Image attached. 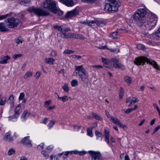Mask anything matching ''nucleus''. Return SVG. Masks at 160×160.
Instances as JSON below:
<instances>
[{
  "label": "nucleus",
  "mask_w": 160,
  "mask_h": 160,
  "mask_svg": "<svg viewBox=\"0 0 160 160\" xmlns=\"http://www.w3.org/2000/svg\"><path fill=\"white\" fill-rule=\"evenodd\" d=\"M146 8L138 10L133 15V19L138 22V25L140 27L150 30L154 28L158 20L156 15L150 12L148 16Z\"/></svg>",
  "instance_id": "obj_1"
},
{
  "label": "nucleus",
  "mask_w": 160,
  "mask_h": 160,
  "mask_svg": "<svg viewBox=\"0 0 160 160\" xmlns=\"http://www.w3.org/2000/svg\"><path fill=\"white\" fill-rule=\"evenodd\" d=\"M146 62L152 65L156 70H160V67L158 66L156 62L144 57L142 56L136 58L134 61V63L137 65H143Z\"/></svg>",
  "instance_id": "obj_2"
},
{
  "label": "nucleus",
  "mask_w": 160,
  "mask_h": 160,
  "mask_svg": "<svg viewBox=\"0 0 160 160\" xmlns=\"http://www.w3.org/2000/svg\"><path fill=\"white\" fill-rule=\"evenodd\" d=\"M120 5V3L116 0H106L104 8L106 12H115L118 11Z\"/></svg>",
  "instance_id": "obj_3"
},
{
  "label": "nucleus",
  "mask_w": 160,
  "mask_h": 160,
  "mask_svg": "<svg viewBox=\"0 0 160 160\" xmlns=\"http://www.w3.org/2000/svg\"><path fill=\"white\" fill-rule=\"evenodd\" d=\"M43 8L47 9L55 13H58L59 15H62L63 12L57 10L56 3L52 0H47L43 2Z\"/></svg>",
  "instance_id": "obj_4"
},
{
  "label": "nucleus",
  "mask_w": 160,
  "mask_h": 160,
  "mask_svg": "<svg viewBox=\"0 0 160 160\" xmlns=\"http://www.w3.org/2000/svg\"><path fill=\"white\" fill-rule=\"evenodd\" d=\"M27 11L33 15L34 14H36L38 16H46L48 15L49 12L46 11H44L39 8H36L33 7H30Z\"/></svg>",
  "instance_id": "obj_5"
},
{
  "label": "nucleus",
  "mask_w": 160,
  "mask_h": 160,
  "mask_svg": "<svg viewBox=\"0 0 160 160\" xmlns=\"http://www.w3.org/2000/svg\"><path fill=\"white\" fill-rule=\"evenodd\" d=\"M5 22L7 23V26H8L9 28L17 27L20 22L18 19L14 18H9L6 20Z\"/></svg>",
  "instance_id": "obj_6"
},
{
  "label": "nucleus",
  "mask_w": 160,
  "mask_h": 160,
  "mask_svg": "<svg viewBox=\"0 0 160 160\" xmlns=\"http://www.w3.org/2000/svg\"><path fill=\"white\" fill-rule=\"evenodd\" d=\"M92 160H102V158L100 152L98 151H89Z\"/></svg>",
  "instance_id": "obj_7"
},
{
  "label": "nucleus",
  "mask_w": 160,
  "mask_h": 160,
  "mask_svg": "<svg viewBox=\"0 0 160 160\" xmlns=\"http://www.w3.org/2000/svg\"><path fill=\"white\" fill-rule=\"evenodd\" d=\"M119 61V60L118 59L112 58L111 59V62H113V66L115 68L124 69V65L118 63Z\"/></svg>",
  "instance_id": "obj_8"
},
{
  "label": "nucleus",
  "mask_w": 160,
  "mask_h": 160,
  "mask_svg": "<svg viewBox=\"0 0 160 160\" xmlns=\"http://www.w3.org/2000/svg\"><path fill=\"white\" fill-rule=\"evenodd\" d=\"M110 120L113 123L117 125L120 128H124L126 127V126L122 124L119 119L116 118L112 117H111Z\"/></svg>",
  "instance_id": "obj_9"
},
{
  "label": "nucleus",
  "mask_w": 160,
  "mask_h": 160,
  "mask_svg": "<svg viewBox=\"0 0 160 160\" xmlns=\"http://www.w3.org/2000/svg\"><path fill=\"white\" fill-rule=\"evenodd\" d=\"M78 75L82 82L85 83H87L88 82L89 80V78L86 72L82 74H81L79 72Z\"/></svg>",
  "instance_id": "obj_10"
},
{
  "label": "nucleus",
  "mask_w": 160,
  "mask_h": 160,
  "mask_svg": "<svg viewBox=\"0 0 160 160\" xmlns=\"http://www.w3.org/2000/svg\"><path fill=\"white\" fill-rule=\"evenodd\" d=\"M21 107V106L20 104H19L15 108L14 110V114L12 116V117L13 118H17L19 117Z\"/></svg>",
  "instance_id": "obj_11"
},
{
  "label": "nucleus",
  "mask_w": 160,
  "mask_h": 160,
  "mask_svg": "<svg viewBox=\"0 0 160 160\" xmlns=\"http://www.w3.org/2000/svg\"><path fill=\"white\" fill-rule=\"evenodd\" d=\"M78 11L77 10H74L68 12H67L66 16L68 18H71L74 17L78 14Z\"/></svg>",
  "instance_id": "obj_12"
},
{
  "label": "nucleus",
  "mask_w": 160,
  "mask_h": 160,
  "mask_svg": "<svg viewBox=\"0 0 160 160\" xmlns=\"http://www.w3.org/2000/svg\"><path fill=\"white\" fill-rule=\"evenodd\" d=\"M60 1L68 7L72 6L74 5L73 0H59Z\"/></svg>",
  "instance_id": "obj_13"
},
{
  "label": "nucleus",
  "mask_w": 160,
  "mask_h": 160,
  "mask_svg": "<svg viewBox=\"0 0 160 160\" xmlns=\"http://www.w3.org/2000/svg\"><path fill=\"white\" fill-rule=\"evenodd\" d=\"M11 132H8L6 133L4 136V140L6 141L11 142L13 140V138L10 136Z\"/></svg>",
  "instance_id": "obj_14"
},
{
  "label": "nucleus",
  "mask_w": 160,
  "mask_h": 160,
  "mask_svg": "<svg viewBox=\"0 0 160 160\" xmlns=\"http://www.w3.org/2000/svg\"><path fill=\"white\" fill-rule=\"evenodd\" d=\"M29 136H27L24 138L22 140L23 143L28 146L29 147L31 146V141L29 139Z\"/></svg>",
  "instance_id": "obj_15"
},
{
  "label": "nucleus",
  "mask_w": 160,
  "mask_h": 160,
  "mask_svg": "<svg viewBox=\"0 0 160 160\" xmlns=\"http://www.w3.org/2000/svg\"><path fill=\"white\" fill-rule=\"evenodd\" d=\"M104 133L105 136V141L108 144H109V131L106 128H104Z\"/></svg>",
  "instance_id": "obj_16"
},
{
  "label": "nucleus",
  "mask_w": 160,
  "mask_h": 160,
  "mask_svg": "<svg viewBox=\"0 0 160 160\" xmlns=\"http://www.w3.org/2000/svg\"><path fill=\"white\" fill-rule=\"evenodd\" d=\"M75 71L78 72V73L79 72L80 73V72H82V73H84L85 72V69L83 68L82 65L75 66Z\"/></svg>",
  "instance_id": "obj_17"
},
{
  "label": "nucleus",
  "mask_w": 160,
  "mask_h": 160,
  "mask_svg": "<svg viewBox=\"0 0 160 160\" xmlns=\"http://www.w3.org/2000/svg\"><path fill=\"white\" fill-rule=\"evenodd\" d=\"M1 58L2 59L0 62V63L6 64L8 62V61L11 59V58L8 56H2Z\"/></svg>",
  "instance_id": "obj_18"
},
{
  "label": "nucleus",
  "mask_w": 160,
  "mask_h": 160,
  "mask_svg": "<svg viewBox=\"0 0 160 160\" xmlns=\"http://www.w3.org/2000/svg\"><path fill=\"white\" fill-rule=\"evenodd\" d=\"M8 26H7V25H6L5 24L3 23H0V31L5 32L8 30Z\"/></svg>",
  "instance_id": "obj_19"
},
{
  "label": "nucleus",
  "mask_w": 160,
  "mask_h": 160,
  "mask_svg": "<svg viewBox=\"0 0 160 160\" xmlns=\"http://www.w3.org/2000/svg\"><path fill=\"white\" fill-rule=\"evenodd\" d=\"M44 61L46 63L50 65H52L55 62V60L54 59L51 58H46L44 59Z\"/></svg>",
  "instance_id": "obj_20"
},
{
  "label": "nucleus",
  "mask_w": 160,
  "mask_h": 160,
  "mask_svg": "<svg viewBox=\"0 0 160 160\" xmlns=\"http://www.w3.org/2000/svg\"><path fill=\"white\" fill-rule=\"evenodd\" d=\"M71 154H79V155H82V156L85 154L86 153V152L84 151H78L76 150H74V151H71Z\"/></svg>",
  "instance_id": "obj_21"
},
{
  "label": "nucleus",
  "mask_w": 160,
  "mask_h": 160,
  "mask_svg": "<svg viewBox=\"0 0 160 160\" xmlns=\"http://www.w3.org/2000/svg\"><path fill=\"white\" fill-rule=\"evenodd\" d=\"M71 35L72 36L73 38L82 39H85V38L83 36L80 34L71 33Z\"/></svg>",
  "instance_id": "obj_22"
},
{
  "label": "nucleus",
  "mask_w": 160,
  "mask_h": 160,
  "mask_svg": "<svg viewBox=\"0 0 160 160\" xmlns=\"http://www.w3.org/2000/svg\"><path fill=\"white\" fill-rule=\"evenodd\" d=\"M118 32L117 31L113 32L109 35V37L112 39L118 38L119 36L118 35Z\"/></svg>",
  "instance_id": "obj_23"
},
{
  "label": "nucleus",
  "mask_w": 160,
  "mask_h": 160,
  "mask_svg": "<svg viewBox=\"0 0 160 160\" xmlns=\"http://www.w3.org/2000/svg\"><path fill=\"white\" fill-rule=\"evenodd\" d=\"M32 72L30 71H28L23 77L24 79H26L28 78L32 77Z\"/></svg>",
  "instance_id": "obj_24"
},
{
  "label": "nucleus",
  "mask_w": 160,
  "mask_h": 160,
  "mask_svg": "<svg viewBox=\"0 0 160 160\" xmlns=\"http://www.w3.org/2000/svg\"><path fill=\"white\" fill-rule=\"evenodd\" d=\"M30 2V1L28 0H21V1L20 2V3L21 5H23L24 6H28L29 5Z\"/></svg>",
  "instance_id": "obj_25"
},
{
  "label": "nucleus",
  "mask_w": 160,
  "mask_h": 160,
  "mask_svg": "<svg viewBox=\"0 0 160 160\" xmlns=\"http://www.w3.org/2000/svg\"><path fill=\"white\" fill-rule=\"evenodd\" d=\"M69 33H67L63 32H61L59 33V36L63 38H68Z\"/></svg>",
  "instance_id": "obj_26"
},
{
  "label": "nucleus",
  "mask_w": 160,
  "mask_h": 160,
  "mask_svg": "<svg viewBox=\"0 0 160 160\" xmlns=\"http://www.w3.org/2000/svg\"><path fill=\"white\" fill-rule=\"evenodd\" d=\"M15 152L16 151L15 149L11 148L9 150L7 154L8 155L11 156L14 154L15 153Z\"/></svg>",
  "instance_id": "obj_27"
},
{
  "label": "nucleus",
  "mask_w": 160,
  "mask_h": 160,
  "mask_svg": "<svg viewBox=\"0 0 160 160\" xmlns=\"http://www.w3.org/2000/svg\"><path fill=\"white\" fill-rule=\"evenodd\" d=\"M95 135L97 139H98L99 138H102L103 135L102 133L98 131H95Z\"/></svg>",
  "instance_id": "obj_28"
},
{
  "label": "nucleus",
  "mask_w": 160,
  "mask_h": 160,
  "mask_svg": "<svg viewBox=\"0 0 160 160\" xmlns=\"http://www.w3.org/2000/svg\"><path fill=\"white\" fill-rule=\"evenodd\" d=\"M137 48L139 49H141L143 51L146 50V48L144 45L142 44H139L138 45Z\"/></svg>",
  "instance_id": "obj_29"
},
{
  "label": "nucleus",
  "mask_w": 160,
  "mask_h": 160,
  "mask_svg": "<svg viewBox=\"0 0 160 160\" xmlns=\"http://www.w3.org/2000/svg\"><path fill=\"white\" fill-rule=\"evenodd\" d=\"M62 88L64 90L65 92H68L69 91V88L68 84L67 83L64 84L63 86H62Z\"/></svg>",
  "instance_id": "obj_30"
},
{
  "label": "nucleus",
  "mask_w": 160,
  "mask_h": 160,
  "mask_svg": "<svg viewBox=\"0 0 160 160\" xmlns=\"http://www.w3.org/2000/svg\"><path fill=\"white\" fill-rule=\"evenodd\" d=\"M78 82L76 79L72 80L71 82V86L72 87H75L78 85Z\"/></svg>",
  "instance_id": "obj_31"
},
{
  "label": "nucleus",
  "mask_w": 160,
  "mask_h": 160,
  "mask_svg": "<svg viewBox=\"0 0 160 160\" xmlns=\"http://www.w3.org/2000/svg\"><path fill=\"white\" fill-rule=\"evenodd\" d=\"M124 93V91L122 88L121 87L120 88L119 94V98L120 99H122L123 96V93Z\"/></svg>",
  "instance_id": "obj_32"
},
{
  "label": "nucleus",
  "mask_w": 160,
  "mask_h": 160,
  "mask_svg": "<svg viewBox=\"0 0 160 160\" xmlns=\"http://www.w3.org/2000/svg\"><path fill=\"white\" fill-rule=\"evenodd\" d=\"M59 100H61L64 102L68 101V98L67 96H64L62 97H59Z\"/></svg>",
  "instance_id": "obj_33"
},
{
  "label": "nucleus",
  "mask_w": 160,
  "mask_h": 160,
  "mask_svg": "<svg viewBox=\"0 0 160 160\" xmlns=\"http://www.w3.org/2000/svg\"><path fill=\"white\" fill-rule=\"evenodd\" d=\"M7 98L3 97L0 100V105H4L6 103Z\"/></svg>",
  "instance_id": "obj_34"
},
{
  "label": "nucleus",
  "mask_w": 160,
  "mask_h": 160,
  "mask_svg": "<svg viewBox=\"0 0 160 160\" xmlns=\"http://www.w3.org/2000/svg\"><path fill=\"white\" fill-rule=\"evenodd\" d=\"M102 62L106 65H108L110 62V61L108 59L102 58H101Z\"/></svg>",
  "instance_id": "obj_35"
},
{
  "label": "nucleus",
  "mask_w": 160,
  "mask_h": 160,
  "mask_svg": "<svg viewBox=\"0 0 160 160\" xmlns=\"http://www.w3.org/2000/svg\"><path fill=\"white\" fill-rule=\"evenodd\" d=\"M124 79L127 83L130 84L131 83L132 78L130 77H126L124 78Z\"/></svg>",
  "instance_id": "obj_36"
},
{
  "label": "nucleus",
  "mask_w": 160,
  "mask_h": 160,
  "mask_svg": "<svg viewBox=\"0 0 160 160\" xmlns=\"http://www.w3.org/2000/svg\"><path fill=\"white\" fill-rule=\"evenodd\" d=\"M88 25L90 26H95L96 25H98V23L94 21H92L89 23H88Z\"/></svg>",
  "instance_id": "obj_37"
},
{
  "label": "nucleus",
  "mask_w": 160,
  "mask_h": 160,
  "mask_svg": "<svg viewBox=\"0 0 160 160\" xmlns=\"http://www.w3.org/2000/svg\"><path fill=\"white\" fill-rule=\"evenodd\" d=\"M27 113V111L25 110L23 112L21 117V118L23 120H25L26 119Z\"/></svg>",
  "instance_id": "obj_38"
},
{
  "label": "nucleus",
  "mask_w": 160,
  "mask_h": 160,
  "mask_svg": "<svg viewBox=\"0 0 160 160\" xmlns=\"http://www.w3.org/2000/svg\"><path fill=\"white\" fill-rule=\"evenodd\" d=\"M75 51L73 50H69L68 49L64 51L63 52V53L64 54H70L71 53H74Z\"/></svg>",
  "instance_id": "obj_39"
},
{
  "label": "nucleus",
  "mask_w": 160,
  "mask_h": 160,
  "mask_svg": "<svg viewBox=\"0 0 160 160\" xmlns=\"http://www.w3.org/2000/svg\"><path fill=\"white\" fill-rule=\"evenodd\" d=\"M54 28L58 30L59 31L62 32V30L61 26L58 25H56L53 27Z\"/></svg>",
  "instance_id": "obj_40"
},
{
  "label": "nucleus",
  "mask_w": 160,
  "mask_h": 160,
  "mask_svg": "<svg viewBox=\"0 0 160 160\" xmlns=\"http://www.w3.org/2000/svg\"><path fill=\"white\" fill-rule=\"evenodd\" d=\"M11 15L10 13L7 14L5 15H0V20L5 19Z\"/></svg>",
  "instance_id": "obj_41"
},
{
  "label": "nucleus",
  "mask_w": 160,
  "mask_h": 160,
  "mask_svg": "<svg viewBox=\"0 0 160 160\" xmlns=\"http://www.w3.org/2000/svg\"><path fill=\"white\" fill-rule=\"evenodd\" d=\"M14 102V96L12 95H11L8 100V103Z\"/></svg>",
  "instance_id": "obj_42"
},
{
  "label": "nucleus",
  "mask_w": 160,
  "mask_h": 160,
  "mask_svg": "<svg viewBox=\"0 0 160 160\" xmlns=\"http://www.w3.org/2000/svg\"><path fill=\"white\" fill-rule=\"evenodd\" d=\"M92 117L96 119L100 120L101 119V117L99 115H98V114L93 113H92Z\"/></svg>",
  "instance_id": "obj_43"
},
{
  "label": "nucleus",
  "mask_w": 160,
  "mask_h": 160,
  "mask_svg": "<svg viewBox=\"0 0 160 160\" xmlns=\"http://www.w3.org/2000/svg\"><path fill=\"white\" fill-rule=\"evenodd\" d=\"M55 121H51L48 125V126L49 128L52 127L54 124L55 123Z\"/></svg>",
  "instance_id": "obj_44"
},
{
  "label": "nucleus",
  "mask_w": 160,
  "mask_h": 160,
  "mask_svg": "<svg viewBox=\"0 0 160 160\" xmlns=\"http://www.w3.org/2000/svg\"><path fill=\"white\" fill-rule=\"evenodd\" d=\"M87 131L88 135L90 137H92L93 136V134L92 133V130L91 129L88 128L87 129Z\"/></svg>",
  "instance_id": "obj_45"
},
{
  "label": "nucleus",
  "mask_w": 160,
  "mask_h": 160,
  "mask_svg": "<svg viewBox=\"0 0 160 160\" xmlns=\"http://www.w3.org/2000/svg\"><path fill=\"white\" fill-rule=\"evenodd\" d=\"M25 96L24 93L23 92H21L20 93L18 98V99L19 100H21L23 99Z\"/></svg>",
  "instance_id": "obj_46"
},
{
  "label": "nucleus",
  "mask_w": 160,
  "mask_h": 160,
  "mask_svg": "<svg viewBox=\"0 0 160 160\" xmlns=\"http://www.w3.org/2000/svg\"><path fill=\"white\" fill-rule=\"evenodd\" d=\"M42 153L46 158L47 159L49 158V155L45 151L43 150L42 151Z\"/></svg>",
  "instance_id": "obj_47"
},
{
  "label": "nucleus",
  "mask_w": 160,
  "mask_h": 160,
  "mask_svg": "<svg viewBox=\"0 0 160 160\" xmlns=\"http://www.w3.org/2000/svg\"><path fill=\"white\" fill-rule=\"evenodd\" d=\"M44 143H42L37 146V148L39 150H41L44 148Z\"/></svg>",
  "instance_id": "obj_48"
},
{
  "label": "nucleus",
  "mask_w": 160,
  "mask_h": 160,
  "mask_svg": "<svg viewBox=\"0 0 160 160\" xmlns=\"http://www.w3.org/2000/svg\"><path fill=\"white\" fill-rule=\"evenodd\" d=\"M71 151H68L66 152L64 154V155L62 157V158L63 159H66L68 157V155L69 154V153H71Z\"/></svg>",
  "instance_id": "obj_49"
},
{
  "label": "nucleus",
  "mask_w": 160,
  "mask_h": 160,
  "mask_svg": "<svg viewBox=\"0 0 160 160\" xmlns=\"http://www.w3.org/2000/svg\"><path fill=\"white\" fill-rule=\"evenodd\" d=\"M109 50L111 51V52L114 53H117L119 52V50L118 49H109Z\"/></svg>",
  "instance_id": "obj_50"
},
{
  "label": "nucleus",
  "mask_w": 160,
  "mask_h": 160,
  "mask_svg": "<svg viewBox=\"0 0 160 160\" xmlns=\"http://www.w3.org/2000/svg\"><path fill=\"white\" fill-rule=\"evenodd\" d=\"M155 35L158 38H160V27L157 31L155 33Z\"/></svg>",
  "instance_id": "obj_51"
},
{
  "label": "nucleus",
  "mask_w": 160,
  "mask_h": 160,
  "mask_svg": "<svg viewBox=\"0 0 160 160\" xmlns=\"http://www.w3.org/2000/svg\"><path fill=\"white\" fill-rule=\"evenodd\" d=\"M83 2L86 3H92L95 2L96 0H82Z\"/></svg>",
  "instance_id": "obj_52"
},
{
  "label": "nucleus",
  "mask_w": 160,
  "mask_h": 160,
  "mask_svg": "<svg viewBox=\"0 0 160 160\" xmlns=\"http://www.w3.org/2000/svg\"><path fill=\"white\" fill-rule=\"evenodd\" d=\"M62 32H68L70 31V29L66 28H62Z\"/></svg>",
  "instance_id": "obj_53"
},
{
  "label": "nucleus",
  "mask_w": 160,
  "mask_h": 160,
  "mask_svg": "<svg viewBox=\"0 0 160 160\" xmlns=\"http://www.w3.org/2000/svg\"><path fill=\"white\" fill-rule=\"evenodd\" d=\"M138 99L136 98H132L131 101L134 103L138 102Z\"/></svg>",
  "instance_id": "obj_54"
},
{
  "label": "nucleus",
  "mask_w": 160,
  "mask_h": 160,
  "mask_svg": "<svg viewBox=\"0 0 160 160\" xmlns=\"http://www.w3.org/2000/svg\"><path fill=\"white\" fill-rule=\"evenodd\" d=\"M41 74V73L39 72H37L36 73L35 76L37 79H38L39 78Z\"/></svg>",
  "instance_id": "obj_55"
},
{
  "label": "nucleus",
  "mask_w": 160,
  "mask_h": 160,
  "mask_svg": "<svg viewBox=\"0 0 160 160\" xmlns=\"http://www.w3.org/2000/svg\"><path fill=\"white\" fill-rule=\"evenodd\" d=\"M57 55V52L55 51H52L50 53V55L53 57H56Z\"/></svg>",
  "instance_id": "obj_56"
},
{
  "label": "nucleus",
  "mask_w": 160,
  "mask_h": 160,
  "mask_svg": "<svg viewBox=\"0 0 160 160\" xmlns=\"http://www.w3.org/2000/svg\"><path fill=\"white\" fill-rule=\"evenodd\" d=\"M15 42L17 44H19L20 43H22V41L20 40V39L19 38L18 39L15 40Z\"/></svg>",
  "instance_id": "obj_57"
},
{
  "label": "nucleus",
  "mask_w": 160,
  "mask_h": 160,
  "mask_svg": "<svg viewBox=\"0 0 160 160\" xmlns=\"http://www.w3.org/2000/svg\"><path fill=\"white\" fill-rule=\"evenodd\" d=\"M21 54H14L13 56V57L14 59H15L16 58L20 57L22 56Z\"/></svg>",
  "instance_id": "obj_58"
},
{
  "label": "nucleus",
  "mask_w": 160,
  "mask_h": 160,
  "mask_svg": "<svg viewBox=\"0 0 160 160\" xmlns=\"http://www.w3.org/2000/svg\"><path fill=\"white\" fill-rule=\"evenodd\" d=\"M72 57L74 58H76L78 59H79L82 57L81 56L77 55H72Z\"/></svg>",
  "instance_id": "obj_59"
},
{
  "label": "nucleus",
  "mask_w": 160,
  "mask_h": 160,
  "mask_svg": "<svg viewBox=\"0 0 160 160\" xmlns=\"http://www.w3.org/2000/svg\"><path fill=\"white\" fill-rule=\"evenodd\" d=\"M51 102V100L46 101L45 102V107H47Z\"/></svg>",
  "instance_id": "obj_60"
},
{
  "label": "nucleus",
  "mask_w": 160,
  "mask_h": 160,
  "mask_svg": "<svg viewBox=\"0 0 160 160\" xmlns=\"http://www.w3.org/2000/svg\"><path fill=\"white\" fill-rule=\"evenodd\" d=\"M99 49H109L106 45L100 47L98 48Z\"/></svg>",
  "instance_id": "obj_61"
},
{
  "label": "nucleus",
  "mask_w": 160,
  "mask_h": 160,
  "mask_svg": "<svg viewBox=\"0 0 160 160\" xmlns=\"http://www.w3.org/2000/svg\"><path fill=\"white\" fill-rule=\"evenodd\" d=\"M132 111V108H130L128 109L125 111V113H129L130 112H131Z\"/></svg>",
  "instance_id": "obj_62"
},
{
  "label": "nucleus",
  "mask_w": 160,
  "mask_h": 160,
  "mask_svg": "<svg viewBox=\"0 0 160 160\" xmlns=\"http://www.w3.org/2000/svg\"><path fill=\"white\" fill-rule=\"evenodd\" d=\"M92 67L93 68H102L103 67L102 65H93L92 66Z\"/></svg>",
  "instance_id": "obj_63"
},
{
  "label": "nucleus",
  "mask_w": 160,
  "mask_h": 160,
  "mask_svg": "<svg viewBox=\"0 0 160 160\" xmlns=\"http://www.w3.org/2000/svg\"><path fill=\"white\" fill-rule=\"evenodd\" d=\"M160 128V125H159L158 126L156 127L154 131L153 134L156 132Z\"/></svg>",
  "instance_id": "obj_64"
}]
</instances>
